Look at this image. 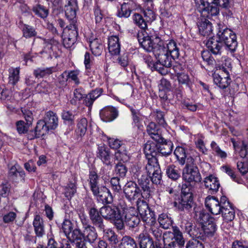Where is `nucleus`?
<instances>
[{"label":"nucleus","mask_w":248,"mask_h":248,"mask_svg":"<svg viewBox=\"0 0 248 248\" xmlns=\"http://www.w3.org/2000/svg\"><path fill=\"white\" fill-rule=\"evenodd\" d=\"M156 41H158L155 46L153 53L157 61L162 65L166 67H171L172 60L178 59L179 55L180 44L171 40L166 44L160 39L156 38Z\"/></svg>","instance_id":"nucleus-1"},{"label":"nucleus","mask_w":248,"mask_h":248,"mask_svg":"<svg viewBox=\"0 0 248 248\" xmlns=\"http://www.w3.org/2000/svg\"><path fill=\"white\" fill-rule=\"evenodd\" d=\"M163 239L164 248H175L177 246L181 248L185 244L183 233L177 226L172 227V232H165Z\"/></svg>","instance_id":"nucleus-2"},{"label":"nucleus","mask_w":248,"mask_h":248,"mask_svg":"<svg viewBox=\"0 0 248 248\" xmlns=\"http://www.w3.org/2000/svg\"><path fill=\"white\" fill-rule=\"evenodd\" d=\"M132 171L133 173V177L137 179L139 186L141 188V195L143 198H148L151 195L150 179L148 174H146L141 170V168L139 166L134 165L132 168Z\"/></svg>","instance_id":"nucleus-3"},{"label":"nucleus","mask_w":248,"mask_h":248,"mask_svg":"<svg viewBox=\"0 0 248 248\" xmlns=\"http://www.w3.org/2000/svg\"><path fill=\"white\" fill-rule=\"evenodd\" d=\"M194 159L188 157L186 165L183 170L182 179L188 183H199L202 180L201 175L198 167L194 164Z\"/></svg>","instance_id":"nucleus-4"},{"label":"nucleus","mask_w":248,"mask_h":248,"mask_svg":"<svg viewBox=\"0 0 248 248\" xmlns=\"http://www.w3.org/2000/svg\"><path fill=\"white\" fill-rule=\"evenodd\" d=\"M217 36L221 43H223L226 47L232 52L236 50L237 41L236 34L231 30L226 28L219 29Z\"/></svg>","instance_id":"nucleus-5"},{"label":"nucleus","mask_w":248,"mask_h":248,"mask_svg":"<svg viewBox=\"0 0 248 248\" xmlns=\"http://www.w3.org/2000/svg\"><path fill=\"white\" fill-rule=\"evenodd\" d=\"M136 202L138 212L145 225L148 226L155 225V215L150 210L147 202L142 200H139Z\"/></svg>","instance_id":"nucleus-6"},{"label":"nucleus","mask_w":248,"mask_h":248,"mask_svg":"<svg viewBox=\"0 0 248 248\" xmlns=\"http://www.w3.org/2000/svg\"><path fill=\"white\" fill-rule=\"evenodd\" d=\"M227 201L228 199L225 196L221 197L218 200L214 196H208L205 199V205L211 214L217 215L221 214Z\"/></svg>","instance_id":"nucleus-7"},{"label":"nucleus","mask_w":248,"mask_h":248,"mask_svg":"<svg viewBox=\"0 0 248 248\" xmlns=\"http://www.w3.org/2000/svg\"><path fill=\"white\" fill-rule=\"evenodd\" d=\"M197 10L203 16H216L219 13V6L215 3H209L207 0H197Z\"/></svg>","instance_id":"nucleus-8"},{"label":"nucleus","mask_w":248,"mask_h":248,"mask_svg":"<svg viewBox=\"0 0 248 248\" xmlns=\"http://www.w3.org/2000/svg\"><path fill=\"white\" fill-rule=\"evenodd\" d=\"M181 227L193 239L197 238L204 240L202 225H194L192 222L186 221L182 222Z\"/></svg>","instance_id":"nucleus-9"},{"label":"nucleus","mask_w":248,"mask_h":248,"mask_svg":"<svg viewBox=\"0 0 248 248\" xmlns=\"http://www.w3.org/2000/svg\"><path fill=\"white\" fill-rule=\"evenodd\" d=\"M145 169L152 183L155 184H160L162 176L157 160L152 158L150 164L146 165Z\"/></svg>","instance_id":"nucleus-10"},{"label":"nucleus","mask_w":248,"mask_h":248,"mask_svg":"<svg viewBox=\"0 0 248 248\" xmlns=\"http://www.w3.org/2000/svg\"><path fill=\"white\" fill-rule=\"evenodd\" d=\"M124 192L126 199L130 202L137 199L138 201L140 200L139 198L141 195L140 190L134 182L127 183L124 187Z\"/></svg>","instance_id":"nucleus-11"},{"label":"nucleus","mask_w":248,"mask_h":248,"mask_svg":"<svg viewBox=\"0 0 248 248\" xmlns=\"http://www.w3.org/2000/svg\"><path fill=\"white\" fill-rule=\"evenodd\" d=\"M89 216L92 223L100 231L105 232V225L102 217L100 215V211H98L94 207L90 208Z\"/></svg>","instance_id":"nucleus-12"},{"label":"nucleus","mask_w":248,"mask_h":248,"mask_svg":"<svg viewBox=\"0 0 248 248\" xmlns=\"http://www.w3.org/2000/svg\"><path fill=\"white\" fill-rule=\"evenodd\" d=\"M78 9L77 0H65L63 10L67 19L76 18V13Z\"/></svg>","instance_id":"nucleus-13"},{"label":"nucleus","mask_w":248,"mask_h":248,"mask_svg":"<svg viewBox=\"0 0 248 248\" xmlns=\"http://www.w3.org/2000/svg\"><path fill=\"white\" fill-rule=\"evenodd\" d=\"M144 152L148 159L147 164H150V162L152 160V158H155L156 160H157L155 155L158 153V142L147 141L144 145Z\"/></svg>","instance_id":"nucleus-14"},{"label":"nucleus","mask_w":248,"mask_h":248,"mask_svg":"<svg viewBox=\"0 0 248 248\" xmlns=\"http://www.w3.org/2000/svg\"><path fill=\"white\" fill-rule=\"evenodd\" d=\"M100 116L103 121L111 122L118 117V110L114 107H107L100 110Z\"/></svg>","instance_id":"nucleus-15"},{"label":"nucleus","mask_w":248,"mask_h":248,"mask_svg":"<svg viewBox=\"0 0 248 248\" xmlns=\"http://www.w3.org/2000/svg\"><path fill=\"white\" fill-rule=\"evenodd\" d=\"M193 202L192 197L181 196V199L178 202L175 201L173 206L179 211H188L193 206Z\"/></svg>","instance_id":"nucleus-16"},{"label":"nucleus","mask_w":248,"mask_h":248,"mask_svg":"<svg viewBox=\"0 0 248 248\" xmlns=\"http://www.w3.org/2000/svg\"><path fill=\"white\" fill-rule=\"evenodd\" d=\"M25 173L18 164H15L9 168L8 177L14 181L24 182Z\"/></svg>","instance_id":"nucleus-17"},{"label":"nucleus","mask_w":248,"mask_h":248,"mask_svg":"<svg viewBox=\"0 0 248 248\" xmlns=\"http://www.w3.org/2000/svg\"><path fill=\"white\" fill-rule=\"evenodd\" d=\"M120 212L118 207L115 205H107L100 209V214L102 217L108 220H111Z\"/></svg>","instance_id":"nucleus-18"},{"label":"nucleus","mask_w":248,"mask_h":248,"mask_svg":"<svg viewBox=\"0 0 248 248\" xmlns=\"http://www.w3.org/2000/svg\"><path fill=\"white\" fill-rule=\"evenodd\" d=\"M138 240L140 248H161L160 246L156 247L153 239L146 232L140 233L138 236Z\"/></svg>","instance_id":"nucleus-19"},{"label":"nucleus","mask_w":248,"mask_h":248,"mask_svg":"<svg viewBox=\"0 0 248 248\" xmlns=\"http://www.w3.org/2000/svg\"><path fill=\"white\" fill-rule=\"evenodd\" d=\"M97 193H93L97 201L103 203H110L112 201V196L109 191L105 187H101L97 190Z\"/></svg>","instance_id":"nucleus-20"},{"label":"nucleus","mask_w":248,"mask_h":248,"mask_svg":"<svg viewBox=\"0 0 248 248\" xmlns=\"http://www.w3.org/2000/svg\"><path fill=\"white\" fill-rule=\"evenodd\" d=\"M204 186L211 194L216 193L220 187V184L217 179L210 175L206 177L204 180Z\"/></svg>","instance_id":"nucleus-21"},{"label":"nucleus","mask_w":248,"mask_h":248,"mask_svg":"<svg viewBox=\"0 0 248 248\" xmlns=\"http://www.w3.org/2000/svg\"><path fill=\"white\" fill-rule=\"evenodd\" d=\"M134 210V208H130L129 209H124V221L125 224L130 228H135L138 226L140 222V219L138 216L130 213V210L133 211Z\"/></svg>","instance_id":"nucleus-22"},{"label":"nucleus","mask_w":248,"mask_h":248,"mask_svg":"<svg viewBox=\"0 0 248 248\" xmlns=\"http://www.w3.org/2000/svg\"><path fill=\"white\" fill-rule=\"evenodd\" d=\"M206 46L208 50L214 55H220L222 52V44L213 37H210L206 42Z\"/></svg>","instance_id":"nucleus-23"},{"label":"nucleus","mask_w":248,"mask_h":248,"mask_svg":"<svg viewBox=\"0 0 248 248\" xmlns=\"http://www.w3.org/2000/svg\"><path fill=\"white\" fill-rule=\"evenodd\" d=\"M221 213L223 220L227 222L232 221L235 216V212L232 205L228 200Z\"/></svg>","instance_id":"nucleus-24"},{"label":"nucleus","mask_w":248,"mask_h":248,"mask_svg":"<svg viewBox=\"0 0 248 248\" xmlns=\"http://www.w3.org/2000/svg\"><path fill=\"white\" fill-rule=\"evenodd\" d=\"M146 131L151 138L156 142H161L163 140L160 131L155 123H150L147 126Z\"/></svg>","instance_id":"nucleus-25"},{"label":"nucleus","mask_w":248,"mask_h":248,"mask_svg":"<svg viewBox=\"0 0 248 248\" xmlns=\"http://www.w3.org/2000/svg\"><path fill=\"white\" fill-rule=\"evenodd\" d=\"M103 92L102 88H96L92 90L84 96L85 105L89 108H91L94 101L98 98Z\"/></svg>","instance_id":"nucleus-26"},{"label":"nucleus","mask_w":248,"mask_h":248,"mask_svg":"<svg viewBox=\"0 0 248 248\" xmlns=\"http://www.w3.org/2000/svg\"><path fill=\"white\" fill-rule=\"evenodd\" d=\"M198 26L199 32L202 35L209 38L212 36L213 34L212 24L209 20L206 19L201 20L198 22Z\"/></svg>","instance_id":"nucleus-27"},{"label":"nucleus","mask_w":248,"mask_h":248,"mask_svg":"<svg viewBox=\"0 0 248 248\" xmlns=\"http://www.w3.org/2000/svg\"><path fill=\"white\" fill-rule=\"evenodd\" d=\"M138 40L142 47L148 52L153 51L155 43H153L151 37L148 35L139 34Z\"/></svg>","instance_id":"nucleus-28"},{"label":"nucleus","mask_w":248,"mask_h":248,"mask_svg":"<svg viewBox=\"0 0 248 248\" xmlns=\"http://www.w3.org/2000/svg\"><path fill=\"white\" fill-rule=\"evenodd\" d=\"M43 120L50 130L55 129L58 126V117L56 113L52 111L46 112Z\"/></svg>","instance_id":"nucleus-29"},{"label":"nucleus","mask_w":248,"mask_h":248,"mask_svg":"<svg viewBox=\"0 0 248 248\" xmlns=\"http://www.w3.org/2000/svg\"><path fill=\"white\" fill-rule=\"evenodd\" d=\"M108 48L111 55H117L120 53L121 45L118 36H111L108 38Z\"/></svg>","instance_id":"nucleus-30"},{"label":"nucleus","mask_w":248,"mask_h":248,"mask_svg":"<svg viewBox=\"0 0 248 248\" xmlns=\"http://www.w3.org/2000/svg\"><path fill=\"white\" fill-rule=\"evenodd\" d=\"M68 20L70 24L63 29V34L68 36L72 38L77 39V37L78 35V31L76 18L73 19Z\"/></svg>","instance_id":"nucleus-31"},{"label":"nucleus","mask_w":248,"mask_h":248,"mask_svg":"<svg viewBox=\"0 0 248 248\" xmlns=\"http://www.w3.org/2000/svg\"><path fill=\"white\" fill-rule=\"evenodd\" d=\"M97 157L99 158L104 164L112 166L111 157L109 149L105 146H99L98 147Z\"/></svg>","instance_id":"nucleus-32"},{"label":"nucleus","mask_w":248,"mask_h":248,"mask_svg":"<svg viewBox=\"0 0 248 248\" xmlns=\"http://www.w3.org/2000/svg\"><path fill=\"white\" fill-rule=\"evenodd\" d=\"M33 226L36 235L39 237H42L45 234V225L43 218L39 215L35 216Z\"/></svg>","instance_id":"nucleus-33"},{"label":"nucleus","mask_w":248,"mask_h":248,"mask_svg":"<svg viewBox=\"0 0 248 248\" xmlns=\"http://www.w3.org/2000/svg\"><path fill=\"white\" fill-rule=\"evenodd\" d=\"M88 181L91 190L93 193H97V192H98L97 190L101 187L99 186V177L97 175L96 171L94 170L90 171Z\"/></svg>","instance_id":"nucleus-34"},{"label":"nucleus","mask_w":248,"mask_h":248,"mask_svg":"<svg viewBox=\"0 0 248 248\" xmlns=\"http://www.w3.org/2000/svg\"><path fill=\"white\" fill-rule=\"evenodd\" d=\"M95 226H86L84 227L83 237L91 244L93 243L97 238V233Z\"/></svg>","instance_id":"nucleus-35"},{"label":"nucleus","mask_w":248,"mask_h":248,"mask_svg":"<svg viewBox=\"0 0 248 248\" xmlns=\"http://www.w3.org/2000/svg\"><path fill=\"white\" fill-rule=\"evenodd\" d=\"M133 2L129 1L128 2H124L121 5L120 7H118L117 16L121 18H127L131 13V4Z\"/></svg>","instance_id":"nucleus-36"},{"label":"nucleus","mask_w":248,"mask_h":248,"mask_svg":"<svg viewBox=\"0 0 248 248\" xmlns=\"http://www.w3.org/2000/svg\"><path fill=\"white\" fill-rule=\"evenodd\" d=\"M158 142V153L162 155L167 156L170 155L172 151L173 144L170 141H166L163 140Z\"/></svg>","instance_id":"nucleus-37"},{"label":"nucleus","mask_w":248,"mask_h":248,"mask_svg":"<svg viewBox=\"0 0 248 248\" xmlns=\"http://www.w3.org/2000/svg\"><path fill=\"white\" fill-rule=\"evenodd\" d=\"M213 78L215 84L222 89L226 88L231 82V78L229 76L225 77L218 74H215L213 76Z\"/></svg>","instance_id":"nucleus-38"},{"label":"nucleus","mask_w":248,"mask_h":248,"mask_svg":"<svg viewBox=\"0 0 248 248\" xmlns=\"http://www.w3.org/2000/svg\"><path fill=\"white\" fill-rule=\"evenodd\" d=\"M90 47L93 54L95 56H99L101 54L103 46L101 41L97 38L89 41Z\"/></svg>","instance_id":"nucleus-39"},{"label":"nucleus","mask_w":248,"mask_h":248,"mask_svg":"<svg viewBox=\"0 0 248 248\" xmlns=\"http://www.w3.org/2000/svg\"><path fill=\"white\" fill-rule=\"evenodd\" d=\"M150 232L152 234L155 238V246L156 247L162 246L161 241L162 239V231L160 229L157 224L153 225L150 226Z\"/></svg>","instance_id":"nucleus-40"},{"label":"nucleus","mask_w":248,"mask_h":248,"mask_svg":"<svg viewBox=\"0 0 248 248\" xmlns=\"http://www.w3.org/2000/svg\"><path fill=\"white\" fill-rule=\"evenodd\" d=\"M88 121L85 118H81L78 121L75 133L78 138L84 136L87 131Z\"/></svg>","instance_id":"nucleus-41"},{"label":"nucleus","mask_w":248,"mask_h":248,"mask_svg":"<svg viewBox=\"0 0 248 248\" xmlns=\"http://www.w3.org/2000/svg\"><path fill=\"white\" fill-rule=\"evenodd\" d=\"M174 154L179 163L182 165H184V164L186 163L188 157H192L187 155L186 149L180 146L176 148Z\"/></svg>","instance_id":"nucleus-42"},{"label":"nucleus","mask_w":248,"mask_h":248,"mask_svg":"<svg viewBox=\"0 0 248 248\" xmlns=\"http://www.w3.org/2000/svg\"><path fill=\"white\" fill-rule=\"evenodd\" d=\"M47 126L44 120L38 121L35 129L36 137L39 138L46 135L50 129Z\"/></svg>","instance_id":"nucleus-43"},{"label":"nucleus","mask_w":248,"mask_h":248,"mask_svg":"<svg viewBox=\"0 0 248 248\" xmlns=\"http://www.w3.org/2000/svg\"><path fill=\"white\" fill-rule=\"evenodd\" d=\"M166 174L172 180H176L180 177V170L174 165H170L166 167Z\"/></svg>","instance_id":"nucleus-44"},{"label":"nucleus","mask_w":248,"mask_h":248,"mask_svg":"<svg viewBox=\"0 0 248 248\" xmlns=\"http://www.w3.org/2000/svg\"><path fill=\"white\" fill-rule=\"evenodd\" d=\"M55 71L53 67L46 68H37L33 72L34 76L37 78H43L51 74Z\"/></svg>","instance_id":"nucleus-45"},{"label":"nucleus","mask_w":248,"mask_h":248,"mask_svg":"<svg viewBox=\"0 0 248 248\" xmlns=\"http://www.w3.org/2000/svg\"><path fill=\"white\" fill-rule=\"evenodd\" d=\"M119 248H138L135 241L128 236H124L119 244Z\"/></svg>","instance_id":"nucleus-46"},{"label":"nucleus","mask_w":248,"mask_h":248,"mask_svg":"<svg viewBox=\"0 0 248 248\" xmlns=\"http://www.w3.org/2000/svg\"><path fill=\"white\" fill-rule=\"evenodd\" d=\"M20 69L18 67H11L9 69V83L14 85L17 83L19 79Z\"/></svg>","instance_id":"nucleus-47"},{"label":"nucleus","mask_w":248,"mask_h":248,"mask_svg":"<svg viewBox=\"0 0 248 248\" xmlns=\"http://www.w3.org/2000/svg\"><path fill=\"white\" fill-rule=\"evenodd\" d=\"M158 221L160 227L164 229H168L170 227L173 222L171 218L166 214H160L158 218Z\"/></svg>","instance_id":"nucleus-48"},{"label":"nucleus","mask_w":248,"mask_h":248,"mask_svg":"<svg viewBox=\"0 0 248 248\" xmlns=\"http://www.w3.org/2000/svg\"><path fill=\"white\" fill-rule=\"evenodd\" d=\"M114 159L119 161L118 162L123 163L129 160V156L127 155L125 146H122L121 149L115 152Z\"/></svg>","instance_id":"nucleus-49"},{"label":"nucleus","mask_w":248,"mask_h":248,"mask_svg":"<svg viewBox=\"0 0 248 248\" xmlns=\"http://www.w3.org/2000/svg\"><path fill=\"white\" fill-rule=\"evenodd\" d=\"M130 110L132 114V118L133 120V125L137 127L138 129L140 127V122L142 120L143 115L138 109H135L131 108Z\"/></svg>","instance_id":"nucleus-50"},{"label":"nucleus","mask_w":248,"mask_h":248,"mask_svg":"<svg viewBox=\"0 0 248 248\" xmlns=\"http://www.w3.org/2000/svg\"><path fill=\"white\" fill-rule=\"evenodd\" d=\"M22 31L23 36L26 38H30L37 35V32L34 27L27 24L23 25Z\"/></svg>","instance_id":"nucleus-51"},{"label":"nucleus","mask_w":248,"mask_h":248,"mask_svg":"<svg viewBox=\"0 0 248 248\" xmlns=\"http://www.w3.org/2000/svg\"><path fill=\"white\" fill-rule=\"evenodd\" d=\"M67 238L72 243L75 242L76 241H78L84 238L83 232H82L79 229L76 228L74 229L67 236Z\"/></svg>","instance_id":"nucleus-52"},{"label":"nucleus","mask_w":248,"mask_h":248,"mask_svg":"<svg viewBox=\"0 0 248 248\" xmlns=\"http://www.w3.org/2000/svg\"><path fill=\"white\" fill-rule=\"evenodd\" d=\"M211 148L214 152V154L217 157L221 158L222 159H225L227 157V153L225 151L222 150L215 141H212L211 143Z\"/></svg>","instance_id":"nucleus-53"},{"label":"nucleus","mask_w":248,"mask_h":248,"mask_svg":"<svg viewBox=\"0 0 248 248\" xmlns=\"http://www.w3.org/2000/svg\"><path fill=\"white\" fill-rule=\"evenodd\" d=\"M64 194L68 199H71L77 191V187L74 183H69L64 188Z\"/></svg>","instance_id":"nucleus-54"},{"label":"nucleus","mask_w":248,"mask_h":248,"mask_svg":"<svg viewBox=\"0 0 248 248\" xmlns=\"http://www.w3.org/2000/svg\"><path fill=\"white\" fill-rule=\"evenodd\" d=\"M32 10L36 15L43 18L46 17L48 14V10L40 4L34 6Z\"/></svg>","instance_id":"nucleus-55"},{"label":"nucleus","mask_w":248,"mask_h":248,"mask_svg":"<svg viewBox=\"0 0 248 248\" xmlns=\"http://www.w3.org/2000/svg\"><path fill=\"white\" fill-rule=\"evenodd\" d=\"M79 74V70H71L68 72L67 71L66 77H67V79H70L71 81H73L76 85H78L80 83L79 78H78Z\"/></svg>","instance_id":"nucleus-56"},{"label":"nucleus","mask_w":248,"mask_h":248,"mask_svg":"<svg viewBox=\"0 0 248 248\" xmlns=\"http://www.w3.org/2000/svg\"><path fill=\"white\" fill-rule=\"evenodd\" d=\"M237 168L242 175H244L248 172V159L244 158L237 163Z\"/></svg>","instance_id":"nucleus-57"},{"label":"nucleus","mask_w":248,"mask_h":248,"mask_svg":"<svg viewBox=\"0 0 248 248\" xmlns=\"http://www.w3.org/2000/svg\"><path fill=\"white\" fill-rule=\"evenodd\" d=\"M126 167L122 162H118L115 167V172L116 175L121 177H124L127 173Z\"/></svg>","instance_id":"nucleus-58"},{"label":"nucleus","mask_w":248,"mask_h":248,"mask_svg":"<svg viewBox=\"0 0 248 248\" xmlns=\"http://www.w3.org/2000/svg\"><path fill=\"white\" fill-rule=\"evenodd\" d=\"M21 111L28 125H31L33 120L32 110L29 109L27 108L24 107L21 108Z\"/></svg>","instance_id":"nucleus-59"},{"label":"nucleus","mask_w":248,"mask_h":248,"mask_svg":"<svg viewBox=\"0 0 248 248\" xmlns=\"http://www.w3.org/2000/svg\"><path fill=\"white\" fill-rule=\"evenodd\" d=\"M135 23L140 28L145 29L147 28V22L143 16L139 14H135L133 16Z\"/></svg>","instance_id":"nucleus-60"},{"label":"nucleus","mask_w":248,"mask_h":248,"mask_svg":"<svg viewBox=\"0 0 248 248\" xmlns=\"http://www.w3.org/2000/svg\"><path fill=\"white\" fill-rule=\"evenodd\" d=\"M224 171H225L228 175H229L232 179L238 184L242 183V180L241 178L237 177L234 174L233 170L229 166H224L222 167Z\"/></svg>","instance_id":"nucleus-61"},{"label":"nucleus","mask_w":248,"mask_h":248,"mask_svg":"<svg viewBox=\"0 0 248 248\" xmlns=\"http://www.w3.org/2000/svg\"><path fill=\"white\" fill-rule=\"evenodd\" d=\"M204 231V239L206 236H212L216 231V226L214 224L208 223L207 225H202Z\"/></svg>","instance_id":"nucleus-62"},{"label":"nucleus","mask_w":248,"mask_h":248,"mask_svg":"<svg viewBox=\"0 0 248 248\" xmlns=\"http://www.w3.org/2000/svg\"><path fill=\"white\" fill-rule=\"evenodd\" d=\"M192 186L191 183H184L182 184L181 188V196H186V197H192Z\"/></svg>","instance_id":"nucleus-63"},{"label":"nucleus","mask_w":248,"mask_h":248,"mask_svg":"<svg viewBox=\"0 0 248 248\" xmlns=\"http://www.w3.org/2000/svg\"><path fill=\"white\" fill-rule=\"evenodd\" d=\"M50 85L46 81H43L36 86L35 90L40 93L46 94L49 91Z\"/></svg>","instance_id":"nucleus-64"}]
</instances>
